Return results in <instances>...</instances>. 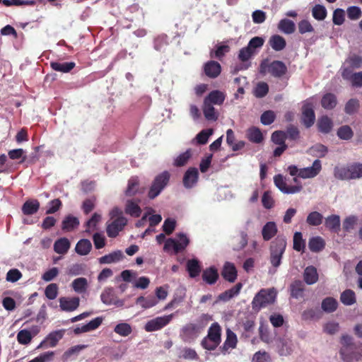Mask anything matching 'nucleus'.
<instances>
[{
	"mask_svg": "<svg viewBox=\"0 0 362 362\" xmlns=\"http://www.w3.org/2000/svg\"><path fill=\"white\" fill-rule=\"evenodd\" d=\"M40 204L37 199L27 200L22 206L21 210L24 215L30 216L36 214Z\"/></svg>",
	"mask_w": 362,
	"mask_h": 362,
	"instance_id": "obj_27",
	"label": "nucleus"
},
{
	"mask_svg": "<svg viewBox=\"0 0 362 362\" xmlns=\"http://www.w3.org/2000/svg\"><path fill=\"white\" fill-rule=\"evenodd\" d=\"M124 257L121 250L114 251L99 258L100 264H111L121 261Z\"/></svg>",
	"mask_w": 362,
	"mask_h": 362,
	"instance_id": "obj_31",
	"label": "nucleus"
},
{
	"mask_svg": "<svg viewBox=\"0 0 362 362\" xmlns=\"http://www.w3.org/2000/svg\"><path fill=\"white\" fill-rule=\"evenodd\" d=\"M338 306L337 300L332 297L325 298L322 302V309L326 313L334 312Z\"/></svg>",
	"mask_w": 362,
	"mask_h": 362,
	"instance_id": "obj_53",
	"label": "nucleus"
},
{
	"mask_svg": "<svg viewBox=\"0 0 362 362\" xmlns=\"http://www.w3.org/2000/svg\"><path fill=\"white\" fill-rule=\"evenodd\" d=\"M60 308L66 312H71L79 306L80 299L78 297L66 298L61 297L59 300Z\"/></svg>",
	"mask_w": 362,
	"mask_h": 362,
	"instance_id": "obj_19",
	"label": "nucleus"
},
{
	"mask_svg": "<svg viewBox=\"0 0 362 362\" xmlns=\"http://www.w3.org/2000/svg\"><path fill=\"white\" fill-rule=\"evenodd\" d=\"M337 104V99L334 93L325 94L321 99V105L325 110H332Z\"/></svg>",
	"mask_w": 362,
	"mask_h": 362,
	"instance_id": "obj_38",
	"label": "nucleus"
},
{
	"mask_svg": "<svg viewBox=\"0 0 362 362\" xmlns=\"http://www.w3.org/2000/svg\"><path fill=\"white\" fill-rule=\"evenodd\" d=\"M218 279V270L215 267H210L203 271L202 279L209 285L214 284Z\"/></svg>",
	"mask_w": 362,
	"mask_h": 362,
	"instance_id": "obj_29",
	"label": "nucleus"
},
{
	"mask_svg": "<svg viewBox=\"0 0 362 362\" xmlns=\"http://www.w3.org/2000/svg\"><path fill=\"white\" fill-rule=\"evenodd\" d=\"M323 221V216L317 212V211H313L310 212L306 218V222L309 226H320Z\"/></svg>",
	"mask_w": 362,
	"mask_h": 362,
	"instance_id": "obj_56",
	"label": "nucleus"
},
{
	"mask_svg": "<svg viewBox=\"0 0 362 362\" xmlns=\"http://www.w3.org/2000/svg\"><path fill=\"white\" fill-rule=\"evenodd\" d=\"M75 66L76 64L73 62L63 63L52 62L50 63V66L53 70L62 73H69L75 67Z\"/></svg>",
	"mask_w": 362,
	"mask_h": 362,
	"instance_id": "obj_40",
	"label": "nucleus"
},
{
	"mask_svg": "<svg viewBox=\"0 0 362 362\" xmlns=\"http://www.w3.org/2000/svg\"><path fill=\"white\" fill-rule=\"evenodd\" d=\"M276 292L274 288L261 289L254 297L252 305L255 310H259L275 301Z\"/></svg>",
	"mask_w": 362,
	"mask_h": 362,
	"instance_id": "obj_6",
	"label": "nucleus"
},
{
	"mask_svg": "<svg viewBox=\"0 0 362 362\" xmlns=\"http://www.w3.org/2000/svg\"><path fill=\"white\" fill-rule=\"evenodd\" d=\"M33 339L31 332L28 329H21L17 334V340L19 344L23 345L28 344Z\"/></svg>",
	"mask_w": 362,
	"mask_h": 362,
	"instance_id": "obj_62",
	"label": "nucleus"
},
{
	"mask_svg": "<svg viewBox=\"0 0 362 362\" xmlns=\"http://www.w3.org/2000/svg\"><path fill=\"white\" fill-rule=\"evenodd\" d=\"M143 191H139V180L138 177H132L128 180L127 187L125 190V195L127 197H133L136 193H141Z\"/></svg>",
	"mask_w": 362,
	"mask_h": 362,
	"instance_id": "obj_32",
	"label": "nucleus"
},
{
	"mask_svg": "<svg viewBox=\"0 0 362 362\" xmlns=\"http://www.w3.org/2000/svg\"><path fill=\"white\" fill-rule=\"evenodd\" d=\"M286 247V238L282 235H278L270 245V262L274 267L281 264L283 254Z\"/></svg>",
	"mask_w": 362,
	"mask_h": 362,
	"instance_id": "obj_3",
	"label": "nucleus"
},
{
	"mask_svg": "<svg viewBox=\"0 0 362 362\" xmlns=\"http://www.w3.org/2000/svg\"><path fill=\"white\" fill-rule=\"evenodd\" d=\"M341 302L345 305H351L356 301V294L351 289H346L340 296Z\"/></svg>",
	"mask_w": 362,
	"mask_h": 362,
	"instance_id": "obj_47",
	"label": "nucleus"
},
{
	"mask_svg": "<svg viewBox=\"0 0 362 362\" xmlns=\"http://www.w3.org/2000/svg\"><path fill=\"white\" fill-rule=\"evenodd\" d=\"M358 223V217L355 215L346 216L342 223V228L346 233H351Z\"/></svg>",
	"mask_w": 362,
	"mask_h": 362,
	"instance_id": "obj_48",
	"label": "nucleus"
},
{
	"mask_svg": "<svg viewBox=\"0 0 362 362\" xmlns=\"http://www.w3.org/2000/svg\"><path fill=\"white\" fill-rule=\"evenodd\" d=\"M322 170L321 161L318 159L314 160L312 166L300 168L298 177L306 179L313 178L317 176Z\"/></svg>",
	"mask_w": 362,
	"mask_h": 362,
	"instance_id": "obj_16",
	"label": "nucleus"
},
{
	"mask_svg": "<svg viewBox=\"0 0 362 362\" xmlns=\"http://www.w3.org/2000/svg\"><path fill=\"white\" fill-rule=\"evenodd\" d=\"M337 134L342 140H349L353 137L354 132L349 125H343L338 129Z\"/></svg>",
	"mask_w": 362,
	"mask_h": 362,
	"instance_id": "obj_59",
	"label": "nucleus"
},
{
	"mask_svg": "<svg viewBox=\"0 0 362 362\" xmlns=\"http://www.w3.org/2000/svg\"><path fill=\"white\" fill-rule=\"evenodd\" d=\"M170 178V174L167 170L157 175L149 187L148 197L150 199L156 198L168 185Z\"/></svg>",
	"mask_w": 362,
	"mask_h": 362,
	"instance_id": "obj_4",
	"label": "nucleus"
},
{
	"mask_svg": "<svg viewBox=\"0 0 362 362\" xmlns=\"http://www.w3.org/2000/svg\"><path fill=\"white\" fill-rule=\"evenodd\" d=\"M92 249V244L88 239L80 240L76 245V252L80 255H88Z\"/></svg>",
	"mask_w": 362,
	"mask_h": 362,
	"instance_id": "obj_41",
	"label": "nucleus"
},
{
	"mask_svg": "<svg viewBox=\"0 0 362 362\" xmlns=\"http://www.w3.org/2000/svg\"><path fill=\"white\" fill-rule=\"evenodd\" d=\"M191 157L192 151L191 149H187L186 151L182 153L174 159L173 165L175 167L185 166L188 163Z\"/></svg>",
	"mask_w": 362,
	"mask_h": 362,
	"instance_id": "obj_51",
	"label": "nucleus"
},
{
	"mask_svg": "<svg viewBox=\"0 0 362 362\" xmlns=\"http://www.w3.org/2000/svg\"><path fill=\"white\" fill-rule=\"evenodd\" d=\"M230 47L227 45H217L216 46V49L211 51L210 53V56L211 58H216L219 60H222V59L225 57L226 54L229 52Z\"/></svg>",
	"mask_w": 362,
	"mask_h": 362,
	"instance_id": "obj_55",
	"label": "nucleus"
},
{
	"mask_svg": "<svg viewBox=\"0 0 362 362\" xmlns=\"http://www.w3.org/2000/svg\"><path fill=\"white\" fill-rule=\"evenodd\" d=\"M235 137L233 131L229 129L226 132V142L230 146L233 151L242 149L245 146V142L240 141L235 143Z\"/></svg>",
	"mask_w": 362,
	"mask_h": 362,
	"instance_id": "obj_39",
	"label": "nucleus"
},
{
	"mask_svg": "<svg viewBox=\"0 0 362 362\" xmlns=\"http://www.w3.org/2000/svg\"><path fill=\"white\" fill-rule=\"evenodd\" d=\"M293 250L298 252H303L305 247V240L300 232H296L293 235Z\"/></svg>",
	"mask_w": 362,
	"mask_h": 362,
	"instance_id": "obj_61",
	"label": "nucleus"
},
{
	"mask_svg": "<svg viewBox=\"0 0 362 362\" xmlns=\"http://www.w3.org/2000/svg\"><path fill=\"white\" fill-rule=\"evenodd\" d=\"M173 317V314H170L152 319L145 325V330L148 332L159 330L166 326L172 320Z\"/></svg>",
	"mask_w": 362,
	"mask_h": 362,
	"instance_id": "obj_10",
	"label": "nucleus"
},
{
	"mask_svg": "<svg viewBox=\"0 0 362 362\" xmlns=\"http://www.w3.org/2000/svg\"><path fill=\"white\" fill-rule=\"evenodd\" d=\"M243 332L242 336L245 338H250L254 333L255 322L253 320H246L243 322Z\"/></svg>",
	"mask_w": 362,
	"mask_h": 362,
	"instance_id": "obj_60",
	"label": "nucleus"
},
{
	"mask_svg": "<svg viewBox=\"0 0 362 362\" xmlns=\"http://www.w3.org/2000/svg\"><path fill=\"white\" fill-rule=\"evenodd\" d=\"M326 8L320 4H316L312 9V15L313 18L317 21H322L327 17Z\"/></svg>",
	"mask_w": 362,
	"mask_h": 362,
	"instance_id": "obj_57",
	"label": "nucleus"
},
{
	"mask_svg": "<svg viewBox=\"0 0 362 362\" xmlns=\"http://www.w3.org/2000/svg\"><path fill=\"white\" fill-rule=\"evenodd\" d=\"M221 329L217 322L213 323L208 330V334L202 341V346L209 351L214 350L221 343Z\"/></svg>",
	"mask_w": 362,
	"mask_h": 362,
	"instance_id": "obj_5",
	"label": "nucleus"
},
{
	"mask_svg": "<svg viewBox=\"0 0 362 362\" xmlns=\"http://www.w3.org/2000/svg\"><path fill=\"white\" fill-rule=\"evenodd\" d=\"M319 279L317 269L314 266L307 267L303 272V280L308 285L315 284Z\"/></svg>",
	"mask_w": 362,
	"mask_h": 362,
	"instance_id": "obj_25",
	"label": "nucleus"
},
{
	"mask_svg": "<svg viewBox=\"0 0 362 362\" xmlns=\"http://www.w3.org/2000/svg\"><path fill=\"white\" fill-rule=\"evenodd\" d=\"M238 344V338L236 334L229 328L226 329V339L223 344L220 346V350L223 354H226L228 349H233Z\"/></svg>",
	"mask_w": 362,
	"mask_h": 362,
	"instance_id": "obj_18",
	"label": "nucleus"
},
{
	"mask_svg": "<svg viewBox=\"0 0 362 362\" xmlns=\"http://www.w3.org/2000/svg\"><path fill=\"white\" fill-rule=\"evenodd\" d=\"M101 300L106 305L123 306L124 301L118 298L112 288H106L100 296Z\"/></svg>",
	"mask_w": 362,
	"mask_h": 362,
	"instance_id": "obj_13",
	"label": "nucleus"
},
{
	"mask_svg": "<svg viewBox=\"0 0 362 362\" xmlns=\"http://www.w3.org/2000/svg\"><path fill=\"white\" fill-rule=\"evenodd\" d=\"M360 103L358 100L351 98L349 100L344 107V112L347 115H353L359 109Z\"/></svg>",
	"mask_w": 362,
	"mask_h": 362,
	"instance_id": "obj_63",
	"label": "nucleus"
},
{
	"mask_svg": "<svg viewBox=\"0 0 362 362\" xmlns=\"http://www.w3.org/2000/svg\"><path fill=\"white\" fill-rule=\"evenodd\" d=\"M201 327L194 323H189L182 329L181 337L185 341L190 342L200 333Z\"/></svg>",
	"mask_w": 362,
	"mask_h": 362,
	"instance_id": "obj_12",
	"label": "nucleus"
},
{
	"mask_svg": "<svg viewBox=\"0 0 362 362\" xmlns=\"http://www.w3.org/2000/svg\"><path fill=\"white\" fill-rule=\"evenodd\" d=\"M177 240L174 238H168L165 240L163 250L166 252L173 250L174 254L184 251L189 244V239L184 233H178L176 234Z\"/></svg>",
	"mask_w": 362,
	"mask_h": 362,
	"instance_id": "obj_7",
	"label": "nucleus"
},
{
	"mask_svg": "<svg viewBox=\"0 0 362 362\" xmlns=\"http://www.w3.org/2000/svg\"><path fill=\"white\" fill-rule=\"evenodd\" d=\"M225 95L220 90H216L211 91L204 100L213 105H221L223 103Z\"/></svg>",
	"mask_w": 362,
	"mask_h": 362,
	"instance_id": "obj_33",
	"label": "nucleus"
},
{
	"mask_svg": "<svg viewBox=\"0 0 362 362\" xmlns=\"http://www.w3.org/2000/svg\"><path fill=\"white\" fill-rule=\"evenodd\" d=\"M356 346L352 349L341 348L339 354L344 362H357L362 360L361 351H356Z\"/></svg>",
	"mask_w": 362,
	"mask_h": 362,
	"instance_id": "obj_15",
	"label": "nucleus"
},
{
	"mask_svg": "<svg viewBox=\"0 0 362 362\" xmlns=\"http://www.w3.org/2000/svg\"><path fill=\"white\" fill-rule=\"evenodd\" d=\"M203 70L207 77L216 78L221 74V66L218 62L210 60L204 64Z\"/></svg>",
	"mask_w": 362,
	"mask_h": 362,
	"instance_id": "obj_17",
	"label": "nucleus"
},
{
	"mask_svg": "<svg viewBox=\"0 0 362 362\" xmlns=\"http://www.w3.org/2000/svg\"><path fill=\"white\" fill-rule=\"evenodd\" d=\"M248 139L255 144H259L263 140V135L260 129L257 127H251L247 132Z\"/></svg>",
	"mask_w": 362,
	"mask_h": 362,
	"instance_id": "obj_49",
	"label": "nucleus"
},
{
	"mask_svg": "<svg viewBox=\"0 0 362 362\" xmlns=\"http://www.w3.org/2000/svg\"><path fill=\"white\" fill-rule=\"evenodd\" d=\"M340 216L332 214L325 218V226L331 232L338 233L340 230Z\"/></svg>",
	"mask_w": 362,
	"mask_h": 362,
	"instance_id": "obj_24",
	"label": "nucleus"
},
{
	"mask_svg": "<svg viewBox=\"0 0 362 362\" xmlns=\"http://www.w3.org/2000/svg\"><path fill=\"white\" fill-rule=\"evenodd\" d=\"M333 127V121L327 115H323L318 118L317 128L320 132L327 134L331 132Z\"/></svg>",
	"mask_w": 362,
	"mask_h": 362,
	"instance_id": "obj_21",
	"label": "nucleus"
},
{
	"mask_svg": "<svg viewBox=\"0 0 362 362\" xmlns=\"http://www.w3.org/2000/svg\"><path fill=\"white\" fill-rule=\"evenodd\" d=\"M288 71L286 65L281 61L274 60L269 62L268 59L263 60L259 65V73L261 74H270L275 78L283 77Z\"/></svg>",
	"mask_w": 362,
	"mask_h": 362,
	"instance_id": "obj_2",
	"label": "nucleus"
},
{
	"mask_svg": "<svg viewBox=\"0 0 362 362\" xmlns=\"http://www.w3.org/2000/svg\"><path fill=\"white\" fill-rule=\"evenodd\" d=\"M103 322V317H98L90 320L86 325L81 327H77L74 329L75 334H79L83 332H88L96 329Z\"/></svg>",
	"mask_w": 362,
	"mask_h": 362,
	"instance_id": "obj_23",
	"label": "nucleus"
},
{
	"mask_svg": "<svg viewBox=\"0 0 362 362\" xmlns=\"http://www.w3.org/2000/svg\"><path fill=\"white\" fill-rule=\"evenodd\" d=\"M243 284L241 283H238L231 288L226 290V291L221 293L218 298L221 300L228 301L232 298H233L235 296L238 295L240 293Z\"/></svg>",
	"mask_w": 362,
	"mask_h": 362,
	"instance_id": "obj_44",
	"label": "nucleus"
},
{
	"mask_svg": "<svg viewBox=\"0 0 362 362\" xmlns=\"http://www.w3.org/2000/svg\"><path fill=\"white\" fill-rule=\"evenodd\" d=\"M278 232L277 226L275 222H267L262 229V235L263 240L265 241L270 240L274 238Z\"/></svg>",
	"mask_w": 362,
	"mask_h": 362,
	"instance_id": "obj_26",
	"label": "nucleus"
},
{
	"mask_svg": "<svg viewBox=\"0 0 362 362\" xmlns=\"http://www.w3.org/2000/svg\"><path fill=\"white\" fill-rule=\"evenodd\" d=\"M127 224V219L125 217H119L114 219L111 223H107L106 228L107 235L109 238H116L120 231Z\"/></svg>",
	"mask_w": 362,
	"mask_h": 362,
	"instance_id": "obj_11",
	"label": "nucleus"
},
{
	"mask_svg": "<svg viewBox=\"0 0 362 362\" xmlns=\"http://www.w3.org/2000/svg\"><path fill=\"white\" fill-rule=\"evenodd\" d=\"M187 271L191 278L198 276L201 272L199 262L196 259L188 260L187 262Z\"/></svg>",
	"mask_w": 362,
	"mask_h": 362,
	"instance_id": "obj_43",
	"label": "nucleus"
},
{
	"mask_svg": "<svg viewBox=\"0 0 362 362\" xmlns=\"http://www.w3.org/2000/svg\"><path fill=\"white\" fill-rule=\"evenodd\" d=\"M293 181L296 185L288 186L281 175H276L274 177V185L281 192L284 194H296L303 189V186L297 177H294Z\"/></svg>",
	"mask_w": 362,
	"mask_h": 362,
	"instance_id": "obj_8",
	"label": "nucleus"
},
{
	"mask_svg": "<svg viewBox=\"0 0 362 362\" xmlns=\"http://www.w3.org/2000/svg\"><path fill=\"white\" fill-rule=\"evenodd\" d=\"M309 152L314 156L322 158L325 156L327 153L328 152V148L323 144H317L313 146L310 149Z\"/></svg>",
	"mask_w": 362,
	"mask_h": 362,
	"instance_id": "obj_58",
	"label": "nucleus"
},
{
	"mask_svg": "<svg viewBox=\"0 0 362 362\" xmlns=\"http://www.w3.org/2000/svg\"><path fill=\"white\" fill-rule=\"evenodd\" d=\"M301 123L306 127H311L315 122L314 105L310 101H305L302 107Z\"/></svg>",
	"mask_w": 362,
	"mask_h": 362,
	"instance_id": "obj_9",
	"label": "nucleus"
},
{
	"mask_svg": "<svg viewBox=\"0 0 362 362\" xmlns=\"http://www.w3.org/2000/svg\"><path fill=\"white\" fill-rule=\"evenodd\" d=\"M325 242L320 236L313 237L309 240L308 247L310 251L318 252L325 248Z\"/></svg>",
	"mask_w": 362,
	"mask_h": 362,
	"instance_id": "obj_42",
	"label": "nucleus"
},
{
	"mask_svg": "<svg viewBox=\"0 0 362 362\" xmlns=\"http://www.w3.org/2000/svg\"><path fill=\"white\" fill-rule=\"evenodd\" d=\"M79 226L78 218L71 215L66 216L62 223V229L66 232H70Z\"/></svg>",
	"mask_w": 362,
	"mask_h": 362,
	"instance_id": "obj_35",
	"label": "nucleus"
},
{
	"mask_svg": "<svg viewBox=\"0 0 362 362\" xmlns=\"http://www.w3.org/2000/svg\"><path fill=\"white\" fill-rule=\"evenodd\" d=\"M335 178L350 180L362 178V163H354L344 166H337L334 170Z\"/></svg>",
	"mask_w": 362,
	"mask_h": 362,
	"instance_id": "obj_1",
	"label": "nucleus"
},
{
	"mask_svg": "<svg viewBox=\"0 0 362 362\" xmlns=\"http://www.w3.org/2000/svg\"><path fill=\"white\" fill-rule=\"evenodd\" d=\"M213 105V104L206 103V101L204 100L202 107L203 113L205 118L209 121H216L218 119V114Z\"/></svg>",
	"mask_w": 362,
	"mask_h": 362,
	"instance_id": "obj_45",
	"label": "nucleus"
},
{
	"mask_svg": "<svg viewBox=\"0 0 362 362\" xmlns=\"http://www.w3.org/2000/svg\"><path fill=\"white\" fill-rule=\"evenodd\" d=\"M139 200H138V202H135L133 199H128L125 204V213L132 217H139L142 211L141 207L139 206Z\"/></svg>",
	"mask_w": 362,
	"mask_h": 362,
	"instance_id": "obj_28",
	"label": "nucleus"
},
{
	"mask_svg": "<svg viewBox=\"0 0 362 362\" xmlns=\"http://www.w3.org/2000/svg\"><path fill=\"white\" fill-rule=\"evenodd\" d=\"M64 330H57L51 332L46 338V343L50 347H54L57 346L58 341L62 339L64 337Z\"/></svg>",
	"mask_w": 362,
	"mask_h": 362,
	"instance_id": "obj_52",
	"label": "nucleus"
},
{
	"mask_svg": "<svg viewBox=\"0 0 362 362\" xmlns=\"http://www.w3.org/2000/svg\"><path fill=\"white\" fill-rule=\"evenodd\" d=\"M291 296L294 298H302L304 294L305 286L302 281L296 280L290 286Z\"/></svg>",
	"mask_w": 362,
	"mask_h": 362,
	"instance_id": "obj_37",
	"label": "nucleus"
},
{
	"mask_svg": "<svg viewBox=\"0 0 362 362\" xmlns=\"http://www.w3.org/2000/svg\"><path fill=\"white\" fill-rule=\"evenodd\" d=\"M278 28L282 33L289 35L295 32L296 25L291 20L284 18L279 21Z\"/></svg>",
	"mask_w": 362,
	"mask_h": 362,
	"instance_id": "obj_46",
	"label": "nucleus"
},
{
	"mask_svg": "<svg viewBox=\"0 0 362 362\" xmlns=\"http://www.w3.org/2000/svg\"><path fill=\"white\" fill-rule=\"evenodd\" d=\"M199 172L196 168H189L183 176V185L185 187L192 188L198 181Z\"/></svg>",
	"mask_w": 362,
	"mask_h": 362,
	"instance_id": "obj_20",
	"label": "nucleus"
},
{
	"mask_svg": "<svg viewBox=\"0 0 362 362\" xmlns=\"http://www.w3.org/2000/svg\"><path fill=\"white\" fill-rule=\"evenodd\" d=\"M224 279L229 282H234L237 279V270L233 264L226 262L221 273Z\"/></svg>",
	"mask_w": 362,
	"mask_h": 362,
	"instance_id": "obj_30",
	"label": "nucleus"
},
{
	"mask_svg": "<svg viewBox=\"0 0 362 362\" xmlns=\"http://www.w3.org/2000/svg\"><path fill=\"white\" fill-rule=\"evenodd\" d=\"M72 288L78 293L86 292L88 287L87 279L84 277H79L74 279L71 284Z\"/></svg>",
	"mask_w": 362,
	"mask_h": 362,
	"instance_id": "obj_50",
	"label": "nucleus"
},
{
	"mask_svg": "<svg viewBox=\"0 0 362 362\" xmlns=\"http://www.w3.org/2000/svg\"><path fill=\"white\" fill-rule=\"evenodd\" d=\"M114 332L121 337H126L132 334V327L127 322H120L115 327Z\"/></svg>",
	"mask_w": 362,
	"mask_h": 362,
	"instance_id": "obj_54",
	"label": "nucleus"
},
{
	"mask_svg": "<svg viewBox=\"0 0 362 362\" xmlns=\"http://www.w3.org/2000/svg\"><path fill=\"white\" fill-rule=\"evenodd\" d=\"M269 44L276 52L283 50L286 46V40L279 35H272L269 40Z\"/></svg>",
	"mask_w": 362,
	"mask_h": 362,
	"instance_id": "obj_36",
	"label": "nucleus"
},
{
	"mask_svg": "<svg viewBox=\"0 0 362 362\" xmlns=\"http://www.w3.org/2000/svg\"><path fill=\"white\" fill-rule=\"evenodd\" d=\"M71 246L70 241L66 238H61L57 240L54 244V250L59 255H65Z\"/></svg>",
	"mask_w": 362,
	"mask_h": 362,
	"instance_id": "obj_34",
	"label": "nucleus"
},
{
	"mask_svg": "<svg viewBox=\"0 0 362 362\" xmlns=\"http://www.w3.org/2000/svg\"><path fill=\"white\" fill-rule=\"evenodd\" d=\"M269 92V86L265 82H259L254 90L255 97L262 98L264 97Z\"/></svg>",
	"mask_w": 362,
	"mask_h": 362,
	"instance_id": "obj_64",
	"label": "nucleus"
},
{
	"mask_svg": "<svg viewBox=\"0 0 362 362\" xmlns=\"http://www.w3.org/2000/svg\"><path fill=\"white\" fill-rule=\"evenodd\" d=\"M361 67H362V57L356 54H350L345 59L341 68V71L349 70L352 72L354 69Z\"/></svg>",
	"mask_w": 362,
	"mask_h": 362,
	"instance_id": "obj_14",
	"label": "nucleus"
},
{
	"mask_svg": "<svg viewBox=\"0 0 362 362\" xmlns=\"http://www.w3.org/2000/svg\"><path fill=\"white\" fill-rule=\"evenodd\" d=\"M341 77L346 81L351 83V85L354 87L360 88L362 86V71L353 73L349 70H345L341 71Z\"/></svg>",
	"mask_w": 362,
	"mask_h": 362,
	"instance_id": "obj_22",
	"label": "nucleus"
}]
</instances>
